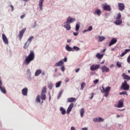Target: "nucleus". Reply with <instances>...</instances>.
Listing matches in <instances>:
<instances>
[{
    "label": "nucleus",
    "mask_w": 130,
    "mask_h": 130,
    "mask_svg": "<svg viewBox=\"0 0 130 130\" xmlns=\"http://www.w3.org/2000/svg\"><path fill=\"white\" fill-rule=\"evenodd\" d=\"M36 101L37 103H40V95H38L37 96Z\"/></svg>",
    "instance_id": "nucleus-30"
},
{
    "label": "nucleus",
    "mask_w": 130,
    "mask_h": 130,
    "mask_svg": "<svg viewBox=\"0 0 130 130\" xmlns=\"http://www.w3.org/2000/svg\"><path fill=\"white\" fill-rule=\"evenodd\" d=\"M130 51V49H125L124 50V52H123L121 55H120V57H122V56H124V55H125V54H126V53H127V52H129Z\"/></svg>",
    "instance_id": "nucleus-20"
},
{
    "label": "nucleus",
    "mask_w": 130,
    "mask_h": 130,
    "mask_svg": "<svg viewBox=\"0 0 130 130\" xmlns=\"http://www.w3.org/2000/svg\"><path fill=\"white\" fill-rule=\"evenodd\" d=\"M73 49L74 50V51H79V50H80V48L76 46H74L73 48Z\"/></svg>",
    "instance_id": "nucleus-33"
},
{
    "label": "nucleus",
    "mask_w": 130,
    "mask_h": 130,
    "mask_svg": "<svg viewBox=\"0 0 130 130\" xmlns=\"http://www.w3.org/2000/svg\"><path fill=\"white\" fill-rule=\"evenodd\" d=\"M26 31V28H23L18 34V38H19V40H22V38H23V35Z\"/></svg>",
    "instance_id": "nucleus-6"
},
{
    "label": "nucleus",
    "mask_w": 130,
    "mask_h": 130,
    "mask_svg": "<svg viewBox=\"0 0 130 130\" xmlns=\"http://www.w3.org/2000/svg\"><path fill=\"white\" fill-rule=\"evenodd\" d=\"M34 58H35V54L34 53V51L30 50V53L25 59V62L26 64H29L31 61L34 60Z\"/></svg>",
    "instance_id": "nucleus-1"
},
{
    "label": "nucleus",
    "mask_w": 130,
    "mask_h": 130,
    "mask_svg": "<svg viewBox=\"0 0 130 130\" xmlns=\"http://www.w3.org/2000/svg\"><path fill=\"white\" fill-rule=\"evenodd\" d=\"M103 9L104 11H108V12H110V11H111L110 6L109 5H104Z\"/></svg>",
    "instance_id": "nucleus-14"
},
{
    "label": "nucleus",
    "mask_w": 130,
    "mask_h": 130,
    "mask_svg": "<svg viewBox=\"0 0 130 130\" xmlns=\"http://www.w3.org/2000/svg\"><path fill=\"white\" fill-rule=\"evenodd\" d=\"M69 81H70V79H69V78H66V80H65L66 83H68V82H69Z\"/></svg>",
    "instance_id": "nucleus-50"
},
{
    "label": "nucleus",
    "mask_w": 130,
    "mask_h": 130,
    "mask_svg": "<svg viewBox=\"0 0 130 130\" xmlns=\"http://www.w3.org/2000/svg\"><path fill=\"white\" fill-rule=\"evenodd\" d=\"M2 39L5 44H9V40H8L7 36L4 34H2Z\"/></svg>",
    "instance_id": "nucleus-11"
},
{
    "label": "nucleus",
    "mask_w": 130,
    "mask_h": 130,
    "mask_svg": "<svg viewBox=\"0 0 130 130\" xmlns=\"http://www.w3.org/2000/svg\"><path fill=\"white\" fill-rule=\"evenodd\" d=\"M73 107H74V104L72 103L70 104L68 108L67 109V114H70V113L72 111V109H73Z\"/></svg>",
    "instance_id": "nucleus-10"
},
{
    "label": "nucleus",
    "mask_w": 130,
    "mask_h": 130,
    "mask_svg": "<svg viewBox=\"0 0 130 130\" xmlns=\"http://www.w3.org/2000/svg\"><path fill=\"white\" fill-rule=\"evenodd\" d=\"M98 82H99V80H98V79H95V80H94L93 81L94 84H97L98 83Z\"/></svg>",
    "instance_id": "nucleus-46"
},
{
    "label": "nucleus",
    "mask_w": 130,
    "mask_h": 130,
    "mask_svg": "<svg viewBox=\"0 0 130 130\" xmlns=\"http://www.w3.org/2000/svg\"><path fill=\"white\" fill-rule=\"evenodd\" d=\"M44 2V0H40L39 3V6L40 9L41 11H42V7H43V2Z\"/></svg>",
    "instance_id": "nucleus-17"
},
{
    "label": "nucleus",
    "mask_w": 130,
    "mask_h": 130,
    "mask_svg": "<svg viewBox=\"0 0 130 130\" xmlns=\"http://www.w3.org/2000/svg\"><path fill=\"white\" fill-rule=\"evenodd\" d=\"M63 61H64V62H67V61H68V58L64 57Z\"/></svg>",
    "instance_id": "nucleus-51"
},
{
    "label": "nucleus",
    "mask_w": 130,
    "mask_h": 130,
    "mask_svg": "<svg viewBox=\"0 0 130 130\" xmlns=\"http://www.w3.org/2000/svg\"><path fill=\"white\" fill-rule=\"evenodd\" d=\"M77 100H76V98H69L68 99H67V101L69 103H71V102H76Z\"/></svg>",
    "instance_id": "nucleus-18"
},
{
    "label": "nucleus",
    "mask_w": 130,
    "mask_h": 130,
    "mask_svg": "<svg viewBox=\"0 0 130 130\" xmlns=\"http://www.w3.org/2000/svg\"><path fill=\"white\" fill-rule=\"evenodd\" d=\"M46 86H44L42 89V93L45 94L46 93Z\"/></svg>",
    "instance_id": "nucleus-34"
},
{
    "label": "nucleus",
    "mask_w": 130,
    "mask_h": 130,
    "mask_svg": "<svg viewBox=\"0 0 130 130\" xmlns=\"http://www.w3.org/2000/svg\"><path fill=\"white\" fill-rule=\"evenodd\" d=\"M60 85H61V81H58L56 83V88H59V87H60Z\"/></svg>",
    "instance_id": "nucleus-31"
},
{
    "label": "nucleus",
    "mask_w": 130,
    "mask_h": 130,
    "mask_svg": "<svg viewBox=\"0 0 130 130\" xmlns=\"http://www.w3.org/2000/svg\"><path fill=\"white\" fill-rule=\"evenodd\" d=\"M104 121V119H103L101 117H100L98 119V122H102V121Z\"/></svg>",
    "instance_id": "nucleus-42"
},
{
    "label": "nucleus",
    "mask_w": 130,
    "mask_h": 130,
    "mask_svg": "<svg viewBox=\"0 0 130 130\" xmlns=\"http://www.w3.org/2000/svg\"><path fill=\"white\" fill-rule=\"evenodd\" d=\"M25 16H26V14H23L20 16V19H24V18H25Z\"/></svg>",
    "instance_id": "nucleus-45"
},
{
    "label": "nucleus",
    "mask_w": 130,
    "mask_h": 130,
    "mask_svg": "<svg viewBox=\"0 0 130 130\" xmlns=\"http://www.w3.org/2000/svg\"><path fill=\"white\" fill-rule=\"evenodd\" d=\"M76 21V19L75 18H72L71 17H69L67 18V20L64 23V27L66 28L67 30L68 31H70L71 30V23H73V22H75Z\"/></svg>",
    "instance_id": "nucleus-2"
},
{
    "label": "nucleus",
    "mask_w": 130,
    "mask_h": 130,
    "mask_svg": "<svg viewBox=\"0 0 130 130\" xmlns=\"http://www.w3.org/2000/svg\"><path fill=\"white\" fill-rule=\"evenodd\" d=\"M62 93H63V90H61L57 96V99H59V98L61 97V95H62Z\"/></svg>",
    "instance_id": "nucleus-38"
},
{
    "label": "nucleus",
    "mask_w": 130,
    "mask_h": 130,
    "mask_svg": "<svg viewBox=\"0 0 130 130\" xmlns=\"http://www.w3.org/2000/svg\"><path fill=\"white\" fill-rule=\"evenodd\" d=\"M44 75H45V73L43 72V73H42V75H43V76H44Z\"/></svg>",
    "instance_id": "nucleus-59"
},
{
    "label": "nucleus",
    "mask_w": 130,
    "mask_h": 130,
    "mask_svg": "<svg viewBox=\"0 0 130 130\" xmlns=\"http://www.w3.org/2000/svg\"><path fill=\"white\" fill-rule=\"evenodd\" d=\"M92 29H93V27L92 26H89L88 29L84 30L83 31V33H85V32H87V31H92Z\"/></svg>",
    "instance_id": "nucleus-36"
},
{
    "label": "nucleus",
    "mask_w": 130,
    "mask_h": 130,
    "mask_svg": "<svg viewBox=\"0 0 130 130\" xmlns=\"http://www.w3.org/2000/svg\"><path fill=\"white\" fill-rule=\"evenodd\" d=\"M127 62H128L129 63H130V55H129L128 56V57H127Z\"/></svg>",
    "instance_id": "nucleus-47"
},
{
    "label": "nucleus",
    "mask_w": 130,
    "mask_h": 130,
    "mask_svg": "<svg viewBox=\"0 0 130 130\" xmlns=\"http://www.w3.org/2000/svg\"><path fill=\"white\" fill-rule=\"evenodd\" d=\"M41 70H38L36 71L35 74V76L36 77H38L39 75H40V74H41Z\"/></svg>",
    "instance_id": "nucleus-24"
},
{
    "label": "nucleus",
    "mask_w": 130,
    "mask_h": 130,
    "mask_svg": "<svg viewBox=\"0 0 130 130\" xmlns=\"http://www.w3.org/2000/svg\"><path fill=\"white\" fill-rule=\"evenodd\" d=\"M111 90V88L109 86L106 87H104V86L102 87L101 92L105 93V96L106 97H108V95H109V93H110V90Z\"/></svg>",
    "instance_id": "nucleus-4"
},
{
    "label": "nucleus",
    "mask_w": 130,
    "mask_h": 130,
    "mask_svg": "<svg viewBox=\"0 0 130 130\" xmlns=\"http://www.w3.org/2000/svg\"><path fill=\"white\" fill-rule=\"evenodd\" d=\"M71 130H76V128L74 127H71Z\"/></svg>",
    "instance_id": "nucleus-57"
},
{
    "label": "nucleus",
    "mask_w": 130,
    "mask_h": 130,
    "mask_svg": "<svg viewBox=\"0 0 130 130\" xmlns=\"http://www.w3.org/2000/svg\"><path fill=\"white\" fill-rule=\"evenodd\" d=\"M117 117H120V116H119V115H117Z\"/></svg>",
    "instance_id": "nucleus-60"
},
{
    "label": "nucleus",
    "mask_w": 130,
    "mask_h": 130,
    "mask_svg": "<svg viewBox=\"0 0 130 130\" xmlns=\"http://www.w3.org/2000/svg\"><path fill=\"white\" fill-rule=\"evenodd\" d=\"M80 71V68H78L75 70L76 73H79Z\"/></svg>",
    "instance_id": "nucleus-54"
},
{
    "label": "nucleus",
    "mask_w": 130,
    "mask_h": 130,
    "mask_svg": "<svg viewBox=\"0 0 130 130\" xmlns=\"http://www.w3.org/2000/svg\"><path fill=\"white\" fill-rule=\"evenodd\" d=\"M52 87H53V84L52 83L49 84L48 88L49 90H51L52 89Z\"/></svg>",
    "instance_id": "nucleus-39"
},
{
    "label": "nucleus",
    "mask_w": 130,
    "mask_h": 130,
    "mask_svg": "<svg viewBox=\"0 0 130 130\" xmlns=\"http://www.w3.org/2000/svg\"><path fill=\"white\" fill-rule=\"evenodd\" d=\"M100 68V65L98 64H93L90 66V71H96V70H98Z\"/></svg>",
    "instance_id": "nucleus-9"
},
{
    "label": "nucleus",
    "mask_w": 130,
    "mask_h": 130,
    "mask_svg": "<svg viewBox=\"0 0 130 130\" xmlns=\"http://www.w3.org/2000/svg\"><path fill=\"white\" fill-rule=\"evenodd\" d=\"M10 7L12 9L11 11L13 12V11H14V6H13V5H10Z\"/></svg>",
    "instance_id": "nucleus-53"
},
{
    "label": "nucleus",
    "mask_w": 130,
    "mask_h": 130,
    "mask_svg": "<svg viewBox=\"0 0 130 130\" xmlns=\"http://www.w3.org/2000/svg\"><path fill=\"white\" fill-rule=\"evenodd\" d=\"M122 77L123 78V80H126V81H129L130 80V77L125 74V73H123L122 74Z\"/></svg>",
    "instance_id": "nucleus-13"
},
{
    "label": "nucleus",
    "mask_w": 130,
    "mask_h": 130,
    "mask_svg": "<svg viewBox=\"0 0 130 130\" xmlns=\"http://www.w3.org/2000/svg\"><path fill=\"white\" fill-rule=\"evenodd\" d=\"M96 57L98 58H99L100 59H101V58H102V57H103V54H100V53H98L96 55Z\"/></svg>",
    "instance_id": "nucleus-28"
},
{
    "label": "nucleus",
    "mask_w": 130,
    "mask_h": 130,
    "mask_svg": "<svg viewBox=\"0 0 130 130\" xmlns=\"http://www.w3.org/2000/svg\"><path fill=\"white\" fill-rule=\"evenodd\" d=\"M80 29V24L79 23H77L75 27L76 31H79Z\"/></svg>",
    "instance_id": "nucleus-37"
},
{
    "label": "nucleus",
    "mask_w": 130,
    "mask_h": 130,
    "mask_svg": "<svg viewBox=\"0 0 130 130\" xmlns=\"http://www.w3.org/2000/svg\"><path fill=\"white\" fill-rule=\"evenodd\" d=\"M28 92V88H25L22 90V93L23 96H27V93Z\"/></svg>",
    "instance_id": "nucleus-16"
},
{
    "label": "nucleus",
    "mask_w": 130,
    "mask_h": 130,
    "mask_svg": "<svg viewBox=\"0 0 130 130\" xmlns=\"http://www.w3.org/2000/svg\"><path fill=\"white\" fill-rule=\"evenodd\" d=\"M49 101H50V100H51V95H50V93H49Z\"/></svg>",
    "instance_id": "nucleus-56"
},
{
    "label": "nucleus",
    "mask_w": 130,
    "mask_h": 130,
    "mask_svg": "<svg viewBox=\"0 0 130 130\" xmlns=\"http://www.w3.org/2000/svg\"><path fill=\"white\" fill-rule=\"evenodd\" d=\"M123 107V102L121 101H119L118 105V108H121V107Z\"/></svg>",
    "instance_id": "nucleus-27"
},
{
    "label": "nucleus",
    "mask_w": 130,
    "mask_h": 130,
    "mask_svg": "<svg viewBox=\"0 0 130 130\" xmlns=\"http://www.w3.org/2000/svg\"><path fill=\"white\" fill-rule=\"evenodd\" d=\"M106 50V49H104V50H103V52H104V51H105Z\"/></svg>",
    "instance_id": "nucleus-61"
},
{
    "label": "nucleus",
    "mask_w": 130,
    "mask_h": 130,
    "mask_svg": "<svg viewBox=\"0 0 130 130\" xmlns=\"http://www.w3.org/2000/svg\"><path fill=\"white\" fill-rule=\"evenodd\" d=\"M61 70L62 72H64V71H66V68H64V66H61Z\"/></svg>",
    "instance_id": "nucleus-43"
},
{
    "label": "nucleus",
    "mask_w": 130,
    "mask_h": 130,
    "mask_svg": "<svg viewBox=\"0 0 130 130\" xmlns=\"http://www.w3.org/2000/svg\"><path fill=\"white\" fill-rule=\"evenodd\" d=\"M117 66L118 67V68H121V63L118 61L117 62Z\"/></svg>",
    "instance_id": "nucleus-44"
},
{
    "label": "nucleus",
    "mask_w": 130,
    "mask_h": 130,
    "mask_svg": "<svg viewBox=\"0 0 130 130\" xmlns=\"http://www.w3.org/2000/svg\"><path fill=\"white\" fill-rule=\"evenodd\" d=\"M41 99L43 101L46 100V94L45 93H41Z\"/></svg>",
    "instance_id": "nucleus-22"
},
{
    "label": "nucleus",
    "mask_w": 130,
    "mask_h": 130,
    "mask_svg": "<svg viewBox=\"0 0 130 130\" xmlns=\"http://www.w3.org/2000/svg\"><path fill=\"white\" fill-rule=\"evenodd\" d=\"M30 43H28V42H26L25 44H24V46L23 47V48L24 49H27V48L28 47H29V45Z\"/></svg>",
    "instance_id": "nucleus-29"
},
{
    "label": "nucleus",
    "mask_w": 130,
    "mask_h": 130,
    "mask_svg": "<svg viewBox=\"0 0 130 130\" xmlns=\"http://www.w3.org/2000/svg\"><path fill=\"white\" fill-rule=\"evenodd\" d=\"M81 130H88V128L87 127H84L81 129Z\"/></svg>",
    "instance_id": "nucleus-55"
},
{
    "label": "nucleus",
    "mask_w": 130,
    "mask_h": 130,
    "mask_svg": "<svg viewBox=\"0 0 130 130\" xmlns=\"http://www.w3.org/2000/svg\"><path fill=\"white\" fill-rule=\"evenodd\" d=\"M60 111H61V114H62V115H64V114L67 113V112L66 111V109H64V108L62 107H61L60 108Z\"/></svg>",
    "instance_id": "nucleus-23"
},
{
    "label": "nucleus",
    "mask_w": 130,
    "mask_h": 130,
    "mask_svg": "<svg viewBox=\"0 0 130 130\" xmlns=\"http://www.w3.org/2000/svg\"><path fill=\"white\" fill-rule=\"evenodd\" d=\"M121 88L125 91L129 90V85L127 84V81L126 80H124V82L122 83Z\"/></svg>",
    "instance_id": "nucleus-5"
},
{
    "label": "nucleus",
    "mask_w": 130,
    "mask_h": 130,
    "mask_svg": "<svg viewBox=\"0 0 130 130\" xmlns=\"http://www.w3.org/2000/svg\"><path fill=\"white\" fill-rule=\"evenodd\" d=\"M55 73H57V69H55Z\"/></svg>",
    "instance_id": "nucleus-58"
},
{
    "label": "nucleus",
    "mask_w": 130,
    "mask_h": 130,
    "mask_svg": "<svg viewBox=\"0 0 130 130\" xmlns=\"http://www.w3.org/2000/svg\"><path fill=\"white\" fill-rule=\"evenodd\" d=\"M86 86V83L82 82L81 84V90H83L84 88H85V86Z\"/></svg>",
    "instance_id": "nucleus-32"
},
{
    "label": "nucleus",
    "mask_w": 130,
    "mask_h": 130,
    "mask_svg": "<svg viewBox=\"0 0 130 130\" xmlns=\"http://www.w3.org/2000/svg\"><path fill=\"white\" fill-rule=\"evenodd\" d=\"M66 49L68 51H74V49H73V48L71 47L69 45H66Z\"/></svg>",
    "instance_id": "nucleus-21"
},
{
    "label": "nucleus",
    "mask_w": 130,
    "mask_h": 130,
    "mask_svg": "<svg viewBox=\"0 0 130 130\" xmlns=\"http://www.w3.org/2000/svg\"><path fill=\"white\" fill-rule=\"evenodd\" d=\"M119 95H127V93L126 91H122L119 93Z\"/></svg>",
    "instance_id": "nucleus-40"
},
{
    "label": "nucleus",
    "mask_w": 130,
    "mask_h": 130,
    "mask_svg": "<svg viewBox=\"0 0 130 130\" xmlns=\"http://www.w3.org/2000/svg\"><path fill=\"white\" fill-rule=\"evenodd\" d=\"M63 64V61L61 60L60 61L57 62L55 64V67H60Z\"/></svg>",
    "instance_id": "nucleus-19"
},
{
    "label": "nucleus",
    "mask_w": 130,
    "mask_h": 130,
    "mask_svg": "<svg viewBox=\"0 0 130 130\" xmlns=\"http://www.w3.org/2000/svg\"><path fill=\"white\" fill-rule=\"evenodd\" d=\"M116 42H117V39H115V38H113L111 42H110L109 44V46H111V45H113V44H115V43H116Z\"/></svg>",
    "instance_id": "nucleus-12"
},
{
    "label": "nucleus",
    "mask_w": 130,
    "mask_h": 130,
    "mask_svg": "<svg viewBox=\"0 0 130 130\" xmlns=\"http://www.w3.org/2000/svg\"><path fill=\"white\" fill-rule=\"evenodd\" d=\"M118 9L119 10V11H123V10H124L125 8V6L123 3H118Z\"/></svg>",
    "instance_id": "nucleus-8"
},
{
    "label": "nucleus",
    "mask_w": 130,
    "mask_h": 130,
    "mask_svg": "<svg viewBox=\"0 0 130 130\" xmlns=\"http://www.w3.org/2000/svg\"><path fill=\"white\" fill-rule=\"evenodd\" d=\"M93 121H94V122H98V118H94Z\"/></svg>",
    "instance_id": "nucleus-48"
},
{
    "label": "nucleus",
    "mask_w": 130,
    "mask_h": 130,
    "mask_svg": "<svg viewBox=\"0 0 130 130\" xmlns=\"http://www.w3.org/2000/svg\"><path fill=\"white\" fill-rule=\"evenodd\" d=\"M93 97H94V93H91V96L90 98V99H93Z\"/></svg>",
    "instance_id": "nucleus-52"
},
{
    "label": "nucleus",
    "mask_w": 130,
    "mask_h": 130,
    "mask_svg": "<svg viewBox=\"0 0 130 130\" xmlns=\"http://www.w3.org/2000/svg\"><path fill=\"white\" fill-rule=\"evenodd\" d=\"M115 20L114 23L115 25L117 26H119V25H121L122 24V20H121V14L120 13H118L116 17H115Z\"/></svg>",
    "instance_id": "nucleus-3"
},
{
    "label": "nucleus",
    "mask_w": 130,
    "mask_h": 130,
    "mask_svg": "<svg viewBox=\"0 0 130 130\" xmlns=\"http://www.w3.org/2000/svg\"><path fill=\"white\" fill-rule=\"evenodd\" d=\"M95 15H98V16H100L101 14V11L99 9H97L95 11V12L94 13Z\"/></svg>",
    "instance_id": "nucleus-26"
},
{
    "label": "nucleus",
    "mask_w": 130,
    "mask_h": 130,
    "mask_svg": "<svg viewBox=\"0 0 130 130\" xmlns=\"http://www.w3.org/2000/svg\"><path fill=\"white\" fill-rule=\"evenodd\" d=\"M99 39H100V41L102 42V41H103L104 39H105V38L104 37H99Z\"/></svg>",
    "instance_id": "nucleus-41"
},
{
    "label": "nucleus",
    "mask_w": 130,
    "mask_h": 130,
    "mask_svg": "<svg viewBox=\"0 0 130 130\" xmlns=\"http://www.w3.org/2000/svg\"><path fill=\"white\" fill-rule=\"evenodd\" d=\"M80 113L81 117H83V116H84V113H85V109H84V108L81 109L80 111Z\"/></svg>",
    "instance_id": "nucleus-25"
},
{
    "label": "nucleus",
    "mask_w": 130,
    "mask_h": 130,
    "mask_svg": "<svg viewBox=\"0 0 130 130\" xmlns=\"http://www.w3.org/2000/svg\"><path fill=\"white\" fill-rule=\"evenodd\" d=\"M101 70H102L103 73H104V72H106V73H108V72H109V68H107L106 66L102 67Z\"/></svg>",
    "instance_id": "nucleus-15"
},
{
    "label": "nucleus",
    "mask_w": 130,
    "mask_h": 130,
    "mask_svg": "<svg viewBox=\"0 0 130 130\" xmlns=\"http://www.w3.org/2000/svg\"><path fill=\"white\" fill-rule=\"evenodd\" d=\"M2 86H3V82H2V80H1L0 76V90L1 92L4 94H7V91L6 90V88H5V87Z\"/></svg>",
    "instance_id": "nucleus-7"
},
{
    "label": "nucleus",
    "mask_w": 130,
    "mask_h": 130,
    "mask_svg": "<svg viewBox=\"0 0 130 130\" xmlns=\"http://www.w3.org/2000/svg\"><path fill=\"white\" fill-rule=\"evenodd\" d=\"M33 38H34V37L33 36L29 37V38L27 40V42H28V43H29V44L31 43V41H32V39H33Z\"/></svg>",
    "instance_id": "nucleus-35"
},
{
    "label": "nucleus",
    "mask_w": 130,
    "mask_h": 130,
    "mask_svg": "<svg viewBox=\"0 0 130 130\" xmlns=\"http://www.w3.org/2000/svg\"><path fill=\"white\" fill-rule=\"evenodd\" d=\"M128 73H130V70L128 71Z\"/></svg>",
    "instance_id": "nucleus-62"
},
{
    "label": "nucleus",
    "mask_w": 130,
    "mask_h": 130,
    "mask_svg": "<svg viewBox=\"0 0 130 130\" xmlns=\"http://www.w3.org/2000/svg\"><path fill=\"white\" fill-rule=\"evenodd\" d=\"M79 34V32H74L73 33V35H74V36H78Z\"/></svg>",
    "instance_id": "nucleus-49"
}]
</instances>
